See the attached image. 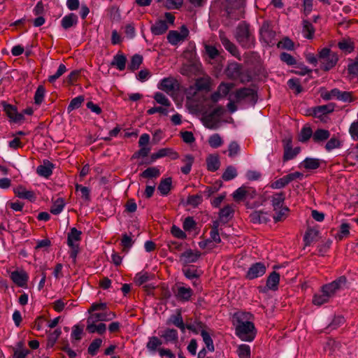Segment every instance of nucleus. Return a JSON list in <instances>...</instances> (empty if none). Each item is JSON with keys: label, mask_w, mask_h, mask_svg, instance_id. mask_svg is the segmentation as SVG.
<instances>
[{"label": "nucleus", "mask_w": 358, "mask_h": 358, "mask_svg": "<svg viewBox=\"0 0 358 358\" xmlns=\"http://www.w3.org/2000/svg\"><path fill=\"white\" fill-rule=\"evenodd\" d=\"M252 316L250 313H243L236 317L235 334L241 341L251 342L257 335L254 323L249 321Z\"/></svg>", "instance_id": "obj_1"}, {"label": "nucleus", "mask_w": 358, "mask_h": 358, "mask_svg": "<svg viewBox=\"0 0 358 358\" xmlns=\"http://www.w3.org/2000/svg\"><path fill=\"white\" fill-rule=\"evenodd\" d=\"M236 38L239 44L245 48H250L254 45V36L250 31L249 24L245 22H241L238 25Z\"/></svg>", "instance_id": "obj_2"}, {"label": "nucleus", "mask_w": 358, "mask_h": 358, "mask_svg": "<svg viewBox=\"0 0 358 358\" xmlns=\"http://www.w3.org/2000/svg\"><path fill=\"white\" fill-rule=\"evenodd\" d=\"M318 59L321 64V69L328 71L336 66L338 61L336 52L329 48H324L318 52Z\"/></svg>", "instance_id": "obj_3"}, {"label": "nucleus", "mask_w": 358, "mask_h": 358, "mask_svg": "<svg viewBox=\"0 0 358 358\" xmlns=\"http://www.w3.org/2000/svg\"><path fill=\"white\" fill-rule=\"evenodd\" d=\"M224 108L217 106L208 113H205L202 117L203 125L210 129H216L219 127L220 117L224 113Z\"/></svg>", "instance_id": "obj_4"}, {"label": "nucleus", "mask_w": 358, "mask_h": 358, "mask_svg": "<svg viewBox=\"0 0 358 358\" xmlns=\"http://www.w3.org/2000/svg\"><path fill=\"white\" fill-rule=\"evenodd\" d=\"M347 278L342 275L333 282L324 285L321 288L322 292H326L331 298L338 291L345 287Z\"/></svg>", "instance_id": "obj_5"}, {"label": "nucleus", "mask_w": 358, "mask_h": 358, "mask_svg": "<svg viewBox=\"0 0 358 358\" xmlns=\"http://www.w3.org/2000/svg\"><path fill=\"white\" fill-rule=\"evenodd\" d=\"M261 39L268 45L273 46L275 43V32L271 28L267 22H264L259 30Z\"/></svg>", "instance_id": "obj_6"}, {"label": "nucleus", "mask_w": 358, "mask_h": 358, "mask_svg": "<svg viewBox=\"0 0 358 358\" xmlns=\"http://www.w3.org/2000/svg\"><path fill=\"white\" fill-rule=\"evenodd\" d=\"M189 36V30L185 25L180 27V31L172 30L167 35V40L173 45H178L180 42L184 41Z\"/></svg>", "instance_id": "obj_7"}, {"label": "nucleus", "mask_w": 358, "mask_h": 358, "mask_svg": "<svg viewBox=\"0 0 358 358\" xmlns=\"http://www.w3.org/2000/svg\"><path fill=\"white\" fill-rule=\"evenodd\" d=\"M1 105L3 108V111L9 117L10 121L20 122L24 119L23 114L17 113V108L15 106L6 101H1Z\"/></svg>", "instance_id": "obj_8"}, {"label": "nucleus", "mask_w": 358, "mask_h": 358, "mask_svg": "<svg viewBox=\"0 0 358 358\" xmlns=\"http://www.w3.org/2000/svg\"><path fill=\"white\" fill-rule=\"evenodd\" d=\"M266 267L262 262H257L250 266L246 273L245 278L248 280H253L264 275Z\"/></svg>", "instance_id": "obj_9"}, {"label": "nucleus", "mask_w": 358, "mask_h": 358, "mask_svg": "<svg viewBox=\"0 0 358 358\" xmlns=\"http://www.w3.org/2000/svg\"><path fill=\"white\" fill-rule=\"evenodd\" d=\"M257 96L256 92L253 89L249 87L241 88L235 92L236 101H240L248 98L250 99V101L255 104L257 102Z\"/></svg>", "instance_id": "obj_10"}, {"label": "nucleus", "mask_w": 358, "mask_h": 358, "mask_svg": "<svg viewBox=\"0 0 358 358\" xmlns=\"http://www.w3.org/2000/svg\"><path fill=\"white\" fill-rule=\"evenodd\" d=\"M225 11L228 17L238 20L239 17L234 15L233 10H239L244 4L245 0H224Z\"/></svg>", "instance_id": "obj_11"}, {"label": "nucleus", "mask_w": 358, "mask_h": 358, "mask_svg": "<svg viewBox=\"0 0 358 358\" xmlns=\"http://www.w3.org/2000/svg\"><path fill=\"white\" fill-rule=\"evenodd\" d=\"M201 257V252L198 250L194 251L188 249L180 255V261L183 265L195 263Z\"/></svg>", "instance_id": "obj_12"}, {"label": "nucleus", "mask_w": 358, "mask_h": 358, "mask_svg": "<svg viewBox=\"0 0 358 358\" xmlns=\"http://www.w3.org/2000/svg\"><path fill=\"white\" fill-rule=\"evenodd\" d=\"M10 279L20 287H25L29 280L27 273L24 271H14L10 273Z\"/></svg>", "instance_id": "obj_13"}, {"label": "nucleus", "mask_w": 358, "mask_h": 358, "mask_svg": "<svg viewBox=\"0 0 358 358\" xmlns=\"http://www.w3.org/2000/svg\"><path fill=\"white\" fill-rule=\"evenodd\" d=\"M164 157H169L171 159L175 160L179 158V154L173 148H164L159 150L158 152L152 154L151 159L153 162L159 158Z\"/></svg>", "instance_id": "obj_14"}, {"label": "nucleus", "mask_w": 358, "mask_h": 358, "mask_svg": "<svg viewBox=\"0 0 358 358\" xmlns=\"http://www.w3.org/2000/svg\"><path fill=\"white\" fill-rule=\"evenodd\" d=\"M116 317L115 313L106 311L104 313H97L92 314L87 320V322L95 323L98 321H110Z\"/></svg>", "instance_id": "obj_15"}, {"label": "nucleus", "mask_w": 358, "mask_h": 358, "mask_svg": "<svg viewBox=\"0 0 358 358\" xmlns=\"http://www.w3.org/2000/svg\"><path fill=\"white\" fill-rule=\"evenodd\" d=\"M158 87L168 94H171L176 90L177 82L172 78H165L162 80Z\"/></svg>", "instance_id": "obj_16"}, {"label": "nucleus", "mask_w": 358, "mask_h": 358, "mask_svg": "<svg viewBox=\"0 0 358 358\" xmlns=\"http://www.w3.org/2000/svg\"><path fill=\"white\" fill-rule=\"evenodd\" d=\"M55 165L48 159H44L43 164L36 169V173L38 176L49 178L52 173V169Z\"/></svg>", "instance_id": "obj_17"}, {"label": "nucleus", "mask_w": 358, "mask_h": 358, "mask_svg": "<svg viewBox=\"0 0 358 358\" xmlns=\"http://www.w3.org/2000/svg\"><path fill=\"white\" fill-rule=\"evenodd\" d=\"M14 193L17 197L20 199H27L31 202L34 201L36 199V194L34 191L27 190L22 186H18L17 188H15L14 189Z\"/></svg>", "instance_id": "obj_18"}, {"label": "nucleus", "mask_w": 358, "mask_h": 358, "mask_svg": "<svg viewBox=\"0 0 358 358\" xmlns=\"http://www.w3.org/2000/svg\"><path fill=\"white\" fill-rule=\"evenodd\" d=\"M78 22V16L73 13H69L65 15L61 20L62 27L67 30L71 27H76Z\"/></svg>", "instance_id": "obj_19"}, {"label": "nucleus", "mask_w": 358, "mask_h": 358, "mask_svg": "<svg viewBox=\"0 0 358 358\" xmlns=\"http://www.w3.org/2000/svg\"><path fill=\"white\" fill-rule=\"evenodd\" d=\"M242 73L241 65L238 63H231L228 65L226 69V74L228 78L234 80L238 79Z\"/></svg>", "instance_id": "obj_20"}, {"label": "nucleus", "mask_w": 358, "mask_h": 358, "mask_svg": "<svg viewBox=\"0 0 358 358\" xmlns=\"http://www.w3.org/2000/svg\"><path fill=\"white\" fill-rule=\"evenodd\" d=\"M220 38L224 48L229 51L233 56L239 57L240 53L236 46L231 42L223 33H220Z\"/></svg>", "instance_id": "obj_21"}, {"label": "nucleus", "mask_w": 358, "mask_h": 358, "mask_svg": "<svg viewBox=\"0 0 358 358\" xmlns=\"http://www.w3.org/2000/svg\"><path fill=\"white\" fill-rule=\"evenodd\" d=\"M285 199V194L283 192H277L271 196V204L274 211L278 210L282 207H284V201Z\"/></svg>", "instance_id": "obj_22"}, {"label": "nucleus", "mask_w": 358, "mask_h": 358, "mask_svg": "<svg viewBox=\"0 0 358 358\" xmlns=\"http://www.w3.org/2000/svg\"><path fill=\"white\" fill-rule=\"evenodd\" d=\"M334 107L332 104L322 105L313 108V115L317 118H321L323 115L333 112Z\"/></svg>", "instance_id": "obj_23"}, {"label": "nucleus", "mask_w": 358, "mask_h": 358, "mask_svg": "<svg viewBox=\"0 0 358 358\" xmlns=\"http://www.w3.org/2000/svg\"><path fill=\"white\" fill-rule=\"evenodd\" d=\"M82 232L76 228L73 227L71 229L70 232L68 234L67 244L69 246L79 245L78 243L81 240Z\"/></svg>", "instance_id": "obj_24"}, {"label": "nucleus", "mask_w": 358, "mask_h": 358, "mask_svg": "<svg viewBox=\"0 0 358 358\" xmlns=\"http://www.w3.org/2000/svg\"><path fill=\"white\" fill-rule=\"evenodd\" d=\"M193 294V291L190 287H178L176 297L181 301H188Z\"/></svg>", "instance_id": "obj_25"}, {"label": "nucleus", "mask_w": 358, "mask_h": 358, "mask_svg": "<svg viewBox=\"0 0 358 358\" xmlns=\"http://www.w3.org/2000/svg\"><path fill=\"white\" fill-rule=\"evenodd\" d=\"M127 57L122 53H117L114 55L110 65L115 66L119 71L124 70L126 67Z\"/></svg>", "instance_id": "obj_26"}, {"label": "nucleus", "mask_w": 358, "mask_h": 358, "mask_svg": "<svg viewBox=\"0 0 358 358\" xmlns=\"http://www.w3.org/2000/svg\"><path fill=\"white\" fill-rule=\"evenodd\" d=\"M168 28L166 20H159L151 26L150 29L154 35H162L167 31Z\"/></svg>", "instance_id": "obj_27"}, {"label": "nucleus", "mask_w": 358, "mask_h": 358, "mask_svg": "<svg viewBox=\"0 0 358 358\" xmlns=\"http://www.w3.org/2000/svg\"><path fill=\"white\" fill-rule=\"evenodd\" d=\"M250 218L251 222L254 224L266 223L269 220L267 213L262 210H257L252 213L250 215Z\"/></svg>", "instance_id": "obj_28"}, {"label": "nucleus", "mask_w": 358, "mask_h": 358, "mask_svg": "<svg viewBox=\"0 0 358 358\" xmlns=\"http://www.w3.org/2000/svg\"><path fill=\"white\" fill-rule=\"evenodd\" d=\"M280 282V274L275 271H273L268 276L266 280V287L268 289L276 290Z\"/></svg>", "instance_id": "obj_29"}, {"label": "nucleus", "mask_w": 358, "mask_h": 358, "mask_svg": "<svg viewBox=\"0 0 358 358\" xmlns=\"http://www.w3.org/2000/svg\"><path fill=\"white\" fill-rule=\"evenodd\" d=\"M207 169L210 171H215L219 169L220 162L217 155H210L206 159Z\"/></svg>", "instance_id": "obj_30"}, {"label": "nucleus", "mask_w": 358, "mask_h": 358, "mask_svg": "<svg viewBox=\"0 0 358 358\" xmlns=\"http://www.w3.org/2000/svg\"><path fill=\"white\" fill-rule=\"evenodd\" d=\"M330 136L329 131L324 129H317L313 135V140L315 143H319L327 140Z\"/></svg>", "instance_id": "obj_31"}, {"label": "nucleus", "mask_w": 358, "mask_h": 358, "mask_svg": "<svg viewBox=\"0 0 358 358\" xmlns=\"http://www.w3.org/2000/svg\"><path fill=\"white\" fill-rule=\"evenodd\" d=\"M153 278V275L148 272L141 271L136 274L134 281L138 286H141L147 282L150 281Z\"/></svg>", "instance_id": "obj_32"}, {"label": "nucleus", "mask_w": 358, "mask_h": 358, "mask_svg": "<svg viewBox=\"0 0 358 358\" xmlns=\"http://www.w3.org/2000/svg\"><path fill=\"white\" fill-rule=\"evenodd\" d=\"M182 162L185 164V166L181 167V172L183 174L187 175L191 171L192 164L194 162V157L193 155L187 154L182 158Z\"/></svg>", "instance_id": "obj_33"}, {"label": "nucleus", "mask_w": 358, "mask_h": 358, "mask_svg": "<svg viewBox=\"0 0 358 358\" xmlns=\"http://www.w3.org/2000/svg\"><path fill=\"white\" fill-rule=\"evenodd\" d=\"M171 184L172 180L171 178H166L160 181L157 189L162 195L166 196L169 193L171 189Z\"/></svg>", "instance_id": "obj_34"}, {"label": "nucleus", "mask_w": 358, "mask_h": 358, "mask_svg": "<svg viewBox=\"0 0 358 358\" xmlns=\"http://www.w3.org/2000/svg\"><path fill=\"white\" fill-rule=\"evenodd\" d=\"M319 234L318 230L309 228L307 229V231L305 233L304 237H303V241L305 246H309L311 245L312 243H313L316 237Z\"/></svg>", "instance_id": "obj_35"}, {"label": "nucleus", "mask_w": 358, "mask_h": 358, "mask_svg": "<svg viewBox=\"0 0 358 358\" xmlns=\"http://www.w3.org/2000/svg\"><path fill=\"white\" fill-rule=\"evenodd\" d=\"M302 24V33L303 36L308 39L313 38L315 33V29L312 23L307 20H303Z\"/></svg>", "instance_id": "obj_36"}, {"label": "nucleus", "mask_w": 358, "mask_h": 358, "mask_svg": "<svg viewBox=\"0 0 358 358\" xmlns=\"http://www.w3.org/2000/svg\"><path fill=\"white\" fill-rule=\"evenodd\" d=\"M87 330L91 334L98 333L99 334H103L106 332V326L103 323L95 324L92 322H87Z\"/></svg>", "instance_id": "obj_37"}, {"label": "nucleus", "mask_w": 358, "mask_h": 358, "mask_svg": "<svg viewBox=\"0 0 358 358\" xmlns=\"http://www.w3.org/2000/svg\"><path fill=\"white\" fill-rule=\"evenodd\" d=\"M284 153L282 160L284 162L294 159L300 152V147H296L295 148H289V149H284Z\"/></svg>", "instance_id": "obj_38"}, {"label": "nucleus", "mask_w": 358, "mask_h": 358, "mask_svg": "<svg viewBox=\"0 0 358 358\" xmlns=\"http://www.w3.org/2000/svg\"><path fill=\"white\" fill-rule=\"evenodd\" d=\"M301 164L306 169L314 170L320 167V162L318 159L306 157Z\"/></svg>", "instance_id": "obj_39"}, {"label": "nucleus", "mask_w": 358, "mask_h": 358, "mask_svg": "<svg viewBox=\"0 0 358 358\" xmlns=\"http://www.w3.org/2000/svg\"><path fill=\"white\" fill-rule=\"evenodd\" d=\"M166 342H176L178 341V334L177 330L174 329H167L161 335Z\"/></svg>", "instance_id": "obj_40"}, {"label": "nucleus", "mask_w": 358, "mask_h": 358, "mask_svg": "<svg viewBox=\"0 0 358 358\" xmlns=\"http://www.w3.org/2000/svg\"><path fill=\"white\" fill-rule=\"evenodd\" d=\"M313 132L310 127H303L298 137V140L301 143L307 142L311 137H313Z\"/></svg>", "instance_id": "obj_41"}, {"label": "nucleus", "mask_w": 358, "mask_h": 358, "mask_svg": "<svg viewBox=\"0 0 358 358\" xmlns=\"http://www.w3.org/2000/svg\"><path fill=\"white\" fill-rule=\"evenodd\" d=\"M234 210L229 206H227L222 208L220 211V221L222 223H227L229 220V218L233 216Z\"/></svg>", "instance_id": "obj_42"}, {"label": "nucleus", "mask_w": 358, "mask_h": 358, "mask_svg": "<svg viewBox=\"0 0 358 358\" xmlns=\"http://www.w3.org/2000/svg\"><path fill=\"white\" fill-rule=\"evenodd\" d=\"M331 297L326 293L315 294L313 298V303L316 306H322L329 301Z\"/></svg>", "instance_id": "obj_43"}, {"label": "nucleus", "mask_w": 358, "mask_h": 358, "mask_svg": "<svg viewBox=\"0 0 358 358\" xmlns=\"http://www.w3.org/2000/svg\"><path fill=\"white\" fill-rule=\"evenodd\" d=\"M143 57L141 55L136 54L134 55L130 61V63L128 65V69L131 71H134L137 70L141 64L143 62Z\"/></svg>", "instance_id": "obj_44"}, {"label": "nucleus", "mask_w": 358, "mask_h": 358, "mask_svg": "<svg viewBox=\"0 0 358 358\" xmlns=\"http://www.w3.org/2000/svg\"><path fill=\"white\" fill-rule=\"evenodd\" d=\"M160 171L157 167H149L141 173L143 178H157L159 176Z\"/></svg>", "instance_id": "obj_45"}, {"label": "nucleus", "mask_w": 358, "mask_h": 358, "mask_svg": "<svg viewBox=\"0 0 358 358\" xmlns=\"http://www.w3.org/2000/svg\"><path fill=\"white\" fill-rule=\"evenodd\" d=\"M343 145V142L336 136L331 138L325 145L327 151L330 152L334 149L340 148Z\"/></svg>", "instance_id": "obj_46"}, {"label": "nucleus", "mask_w": 358, "mask_h": 358, "mask_svg": "<svg viewBox=\"0 0 358 358\" xmlns=\"http://www.w3.org/2000/svg\"><path fill=\"white\" fill-rule=\"evenodd\" d=\"M201 336L203 338L204 343L209 352H213L215 350V347L213 345V339L211 338L210 334L205 330L201 329Z\"/></svg>", "instance_id": "obj_47"}, {"label": "nucleus", "mask_w": 358, "mask_h": 358, "mask_svg": "<svg viewBox=\"0 0 358 358\" xmlns=\"http://www.w3.org/2000/svg\"><path fill=\"white\" fill-rule=\"evenodd\" d=\"M84 96L80 95L73 98L67 107L68 113H71L75 109L79 108L84 102Z\"/></svg>", "instance_id": "obj_48"}, {"label": "nucleus", "mask_w": 358, "mask_h": 358, "mask_svg": "<svg viewBox=\"0 0 358 358\" xmlns=\"http://www.w3.org/2000/svg\"><path fill=\"white\" fill-rule=\"evenodd\" d=\"M65 206L64 201L62 198H58L50 208V213L54 215L59 214L64 209Z\"/></svg>", "instance_id": "obj_49"}, {"label": "nucleus", "mask_w": 358, "mask_h": 358, "mask_svg": "<svg viewBox=\"0 0 358 358\" xmlns=\"http://www.w3.org/2000/svg\"><path fill=\"white\" fill-rule=\"evenodd\" d=\"M237 176V171L236 169L233 166H229L227 167L225 171H224L222 178L224 181H229Z\"/></svg>", "instance_id": "obj_50"}, {"label": "nucleus", "mask_w": 358, "mask_h": 358, "mask_svg": "<svg viewBox=\"0 0 358 358\" xmlns=\"http://www.w3.org/2000/svg\"><path fill=\"white\" fill-rule=\"evenodd\" d=\"M170 321L173 324L178 327L181 331H185V325L183 322V320L180 312L178 313L176 315H171L170 317Z\"/></svg>", "instance_id": "obj_51"}, {"label": "nucleus", "mask_w": 358, "mask_h": 358, "mask_svg": "<svg viewBox=\"0 0 358 358\" xmlns=\"http://www.w3.org/2000/svg\"><path fill=\"white\" fill-rule=\"evenodd\" d=\"M237 354L239 358H250V347L246 344H241L238 345Z\"/></svg>", "instance_id": "obj_52"}, {"label": "nucleus", "mask_w": 358, "mask_h": 358, "mask_svg": "<svg viewBox=\"0 0 358 358\" xmlns=\"http://www.w3.org/2000/svg\"><path fill=\"white\" fill-rule=\"evenodd\" d=\"M203 201V195L202 194H196L195 195H190L187 199V204L192 206L196 207Z\"/></svg>", "instance_id": "obj_53"}, {"label": "nucleus", "mask_w": 358, "mask_h": 358, "mask_svg": "<svg viewBox=\"0 0 358 358\" xmlns=\"http://www.w3.org/2000/svg\"><path fill=\"white\" fill-rule=\"evenodd\" d=\"M101 344L102 340L101 338L94 339L88 347V353L92 356L96 355Z\"/></svg>", "instance_id": "obj_54"}, {"label": "nucleus", "mask_w": 358, "mask_h": 358, "mask_svg": "<svg viewBox=\"0 0 358 358\" xmlns=\"http://www.w3.org/2000/svg\"><path fill=\"white\" fill-rule=\"evenodd\" d=\"M208 143L210 147L217 148L223 144V141L218 134H214L208 138Z\"/></svg>", "instance_id": "obj_55"}, {"label": "nucleus", "mask_w": 358, "mask_h": 358, "mask_svg": "<svg viewBox=\"0 0 358 358\" xmlns=\"http://www.w3.org/2000/svg\"><path fill=\"white\" fill-rule=\"evenodd\" d=\"M289 211V209L287 206L282 207L278 209V210L275 211V214L273 216L275 222L282 221L283 219H285L287 217Z\"/></svg>", "instance_id": "obj_56"}, {"label": "nucleus", "mask_w": 358, "mask_h": 358, "mask_svg": "<svg viewBox=\"0 0 358 358\" xmlns=\"http://www.w3.org/2000/svg\"><path fill=\"white\" fill-rule=\"evenodd\" d=\"M287 175L283 176L282 178H279L278 180L274 181L271 183V187L273 189H281L287 185L290 182L289 179H288Z\"/></svg>", "instance_id": "obj_57"}, {"label": "nucleus", "mask_w": 358, "mask_h": 358, "mask_svg": "<svg viewBox=\"0 0 358 358\" xmlns=\"http://www.w3.org/2000/svg\"><path fill=\"white\" fill-rule=\"evenodd\" d=\"M162 344V341L157 336H152L149 338L146 347L150 351H155L157 348Z\"/></svg>", "instance_id": "obj_58"}, {"label": "nucleus", "mask_w": 358, "mask_h": 358, "mask_svg": "<svg viewBox=\"0 0 358 358\" xmlns=\"http://www.w3.org/2000/svg\"><path fill=\"white\" fill-rule=\"evenodd\" d=\"M45 87L43 85H39L37 87L34 94V102L36 104L40 105L43 102L45 96Z\"/></svg>", "instance_id": "obj_59"}, {"label": "nucleus", "mask_w": 358, "mask_h": 358, "mask_svg": "<svg viewBox=\"0 0 358 358\" xmlns=\"http://www.w3.org/2000/svg\"><path fill=\"white\" fill-rule=\"evenodd\" d=\"M154 99L157 103L164 106L169 107L171 106V102L168 99V98L162 92H157L153 96Z\"/></svg>", "instance_id": "obj_60"}, {"label": "nucleus", "mask_w": 358, "mask_h": 358, "mask_svg": "<svg viewBox=\"0 0 358 358\" xmlns=\"http://www.w3.org/2000/svg\"><path fill=\"white\" fill-rule=\"evenodd\" d=\"M205 53L209 57L210 59H215L220 54L219 50L212 45H204Z\"/></svg>", "instance_id": "obj_61"}, {"label": "nucleus", "mask_w": 358, "mask_h": 358, "mask_svg": "<svg viewBox=\"0 0 358 358\" xmlns=\"http://www.w3.org/2000/svg\"><path fill=\"white\" fill-rule=\"evenodd\" d=\"M280 59L282 62H285L289 66L296 64V60L290 54L283 52L280 55Z\"/></svg>", "instance_id": "obj_62"}, {"label": "nucleus", "mask_w": 358, "mask_h": 358, "mask_svg": "<svg viewBox=\"0 0 358 358\" xmlns=\"http://www.w3.org/2000/svg\"><path fill=\"white\" fill-rule=\"evenodd\" d=\"M278 47L288 50H292L294 48V44L289 38H285L278 43Z\"/></svg>", "instance_id": "obj_63"}, {"label": "nucleus", "mask_w": 358, "mask_h": 358, "mask_svg": "<svg viewBox=\"0 0 358 358\" xmlns=\"http://www.w3.org/2000/svg\"><path fill=\"white\" fill-rule=\"evenodd\" d=\"M195 86L198 90H208L210 83L207 79L199 78L196 80Z\"/></svg>", "instance_id": "obj_64"}]
</instances>
